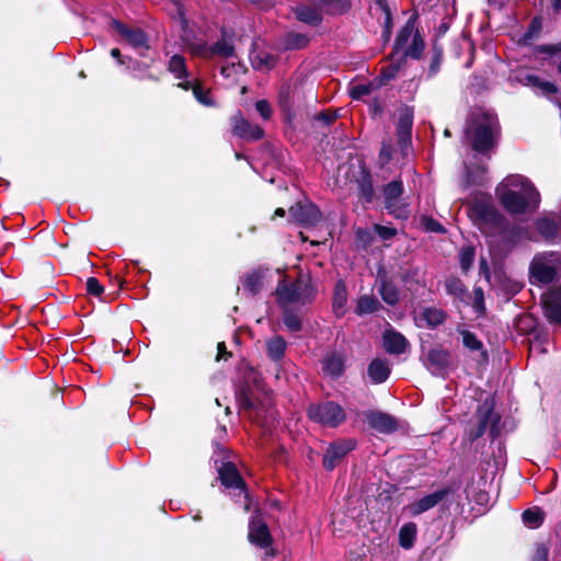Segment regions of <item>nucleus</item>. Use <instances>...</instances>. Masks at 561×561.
Wrapping results in <instances>:
<instances>
[{
	"mask_svg": "<svg viewBox=\"0 0 561 561\" xmlns=\"http://www.w3.org/2000/svg\"><path fill=\"white\" fill-rule=\"evenodd\" d=\"M495 193L503 207L513 215L536 209L540 202L539 193L535 186L528 179L519 174L506 176L497 185Z\"/></svg>",
	"mask_w": 561,
	"mask_h": 561,
	"instance_id": "f257e3e1",
	"label": "nucleus"
},
{
	"mask_svg": "<svg viewBox=\"0 0 561 561\" xmlns=\"http://www.w3.org/2000/svg\"><path fill=\"white\" fill-rule=\"evenodd\" d=\"M500 125L496 115L491 111L477 110L466 129V137L472 149L485 154L496 145Z\"/></svg>",
	"mask_w": 561,
	"mask_h": 561,
	"instance_id": "f03ea898",
	"label": "nucleus"
},
{
	"mask_svg": "<svg viewBox=\"0 0 561 561\" xmlns=\"http://www.w3.org/2000/svg\"><path fill=\"white\" fill-rule=\"evenodd\" d=\"M317 294V283L309 274H300L294 282L283 279L275 289L279 308L310 305L316 300Z\"/></svg>",
	"mask_w": 561,
	"mask_h": 561,
	"instance_id": "7ed1b4c3",
	"label": "nucleus"
},
{
	"mask_svg": "<svg viewBox=\"0 0 561 561\" xmlns=\"http://www.w3.org/2000/svg\"><path fill=\"white\" fill-rule=\"evenodd\" d=\"M533 283L549 284L561 276V254L546 252L537 254L529 267Z\"/></svg>",
	"mask_w": 561,
	"mask_h": 561,
	"instance_id": "20e7f679",
	"label": "nucleus"
},
{
	"mask_svg": "<svg viewBox=\"0 0 561 561\" xmlns=\"http://www.w3.org/2000/svg\"><path fill=\"white\" fill-rule=\"evenodd\" d=\"M173 5L176 8V13L181 23V39L193 56L202 57L205 54L207 38L206 35L201 31H195L190 26L187 19L185 18L183 0H172Z\"/></svg>",
	"mask_w": 561,
	"mask_h": 561,
	"instance_id": "39448f33",
	"label": "nucleus"
},
{
	"mask_svg": "<svg viewBox=\"0 0 561 561\" xmlns=\"http://www.w3.org/2000/svg\"><path fill=\"white\" fill-rule=\"evenodd\" d=\"M307 412L311 421L327 427H337L346 420L344 409L333 401L310 404Z\"/></svg>",
	"mask_w": 561,
	"mask_h": 561,
	"instance_id": "423d86ee",
	"label": "nucleus"
},
{
	"mask_svg": "<svg viewBox=\"0 0 561 561\" xmlns=\"http://www.w3.org/2000/svg\"><path fill=\"white\" fill-rule=\"evenodd\" d=\"M261 399L251 388H242L237 392V402L239 409L249 414V417L260 422L262 414L271 413V399L267 393H263Z\"/></svg>",
	"mask_w": 561,
	"mask_h": 561,
	"instance_id": "0eeeda50",
	"label": "nucleus"
},
{
	"mask_svg": "<svg viewBox=\"0 0 561 561\" xmlns=\"http://www.w3.org/2000/svg\"><path fill=\"white\" fill-rule=\"evenodd\" d=\"M469 215L480 229L485 225L497 226L501 222L499 213L491 201L485 198L474 201L470 205Z\"/></svg>",
	"mask_w": 561,
	"mask_h": 561,
	"instance_id": "6e6552de",
	"label": "nucleus"
},
{
	"mask_svg": "<svg viewBox=\"0 0 561 561\" xmlns=\"http://www.w3.org/2000/svg\"><path fill=\"white\" fill-rule=\"evenodd\" d=\"M403 187L400 181H392L388 183L383 190L385 205L388 211L399 219H407L409 217L408 206L400 201Z\"/></svg>",
	"mask_w": 561,
	"mask_h": 561,
	"instance_id": "1a4fd4ad",
	"label": "nucleus"
},
{
	"mask_svg": "<svg viewBox=\"0 0 561 561\" xmlns=\"http://www.w3.org/2000/svg\"><path fill=\"white\" fill-rule=\"evenodd\" d=\"M355 447L356 442L354 439H339L331 443L323 455L322 465L324 469L332 471Z\"/></svg>",
	"mask_w": 561,
	"mask_h": 561,
	"instance_id": "9d476101",
	"label": "nucleus"
},
{
	"mask_svg": "<svg viewBox=\"0 0 561 561\" xmlns=\"http://www.w3.org/2000/svg\"><path fill=\"white\" fill-rule=\"evenodd\" d=\"M290 220L305 226H314L320 220V211L309 202H299L289 208Z\"/></svg>",
	"mask_w": 561,
	"mask_h": 561,
	"instance_id": "9b49d317",
	"label": "nucleus"
},
{
	"mask_svg": "<svg viewBox=\"0 0 561 561\" xmlns=\"http://www.w3.org/2000/svg\"><path fill=\"white\" fill-rule=\"evenodd\" d=\"M112 26L118 32V34L124 37L128 44L134 48L139 50V55L145 57V50L149 49L148 38L145 32L140 28H129L123 23L113 20Z\"/></svg>",
	"mask_w": 561,
	"mask_h": 561,
	"instance_id": "f8f14e48",
	"label": "nucleus"
},
{
	"mask_svg": "<svg viewBox=\"0 0 561 561\" xmlns=\"http://www.w3.org/2000/svg\"><path fill=\"white\" fill-rule=\"evenodd\" d=\"M424 365L435 376H445L450 366V353L442 347L428 350Z\"/></svg>",
	"mask_w": 561,
	"mask_h": 561,
	"instance_id": "ddd939ff",
	"label": "nucleus"
},
{
	"mask_svg": "<svg viewBox=\"0 0 561 561\" xmlns=\"http://www.w3.org/2000/svg\"><path fill=\"white\" fill-rule=\"evenodd\" d=\"M249 541L262 549H266L272 543V536L270 529L263 518L256 514L249 523Z\"/></svg>",
	"mask_w": 561,
	"mask_h": 561,
	"instance_id": "4468645a",
	"label": "nucleus"
},
{
	"mask_svg": "<svg viewBox=\"0 0 561 561\" xmlns=\"http://www.w3.org/2000/svg\"><path fill=\"white\" fill-rule=\"evenodd\" d=\"M219 479L222 485L239 491V495L243 494L247 497L245 483L241 478L234 463L227 461L218 468Z\"/></svg>",
	"mask_w": 561,
	"mask_h": 561,
	"instance_id": "2eb2a0df",
	"label": "nucleus"
},
{
	"mask_svg": "<svg viewBox=\"0 0 561 561\" xmlns=\"http://www.w3.org/2000/svg\"><path fill=\"white\" fill-rule=\"evenodd\" d=\"M451 493L450 488H443L437 490L431 494H427L420 499L419 501L409 505V511L412 515H420L434 506H436L439 502L445 500Z\"/></svg>",
	"mask_w": 561,
	"mask_h": 561,
	"instance_id": "dca6fc26",
	"label": "nucleus"
},
{
	"mask_svg": "<svg viewBox=\"0 0 561 561\" xmlns=\"http://www.w3.org/2000/svg\"><path fill=\"white\" fill-rule=\"evenodd\" d=\"M232 127L234 134L245 140L255 141L264 136V131L259 125L245 121L241 114L232 117Z\"/></svg>",
	"mask_w": 561,
	"mask_h": 561,
	"instance_id": "f3484780",
	"label": "nucleus"
},
{
	"mask_svg": "<svg viewBox=\"0 0 561 561\" xmlns=\"http://www.w3.org/2000/svg\"><path fill=\"white\" fill-rule=\"evenodd\" d=\"M382 341L383 347L389 354H402L409 346L408 340L401 333L392 329L385 331Z\"/></svg>",
	"mask_w": 561,
	"mask_h": 561,
	"instance_id": "a211bd4d",
	"label": "nucleus"
},
{
	"mask_svg": "<svg viewBox=\"0 0 561 561\" xmlns=\"http://www.w3.org/2000/svg\"><path fill=\"white\" fill-rule=\"evenodd\" d=\"M205 50L207 51H205L203 58H213L215 56L229 58L232 57L234 54V47L231 42V38L227 35L225 31L222 32V38L213 45H209L207 43Z\"/></svg>",
	"mask_w": 561,
	"mask_h": 561,
	"instance_id": "6ab92c4d",
	"label": "nucleus"
},
{
	"mask_svg": "<svg viewBox=\"0 0 561 561\" xmlns=\"http://www.w3.org/2000/svg\"><path fill=\"white\" fill-rule=\"evenodd\" d=\"M368 424L380 433H392L397 430V421L393 416L382 412H370L367 415Z\"/></svg>",
	"mask_w": 561,
	"mask_h": 561,
	"instance_id": "aec40b11",
	"label": "nucleus"
},
{
	"mask_svg": "<svg viewBox=\"0 0 561 561\" xmlns=\"http://www.w3.org/2000/svg\"><path fill=\"white\" fill-rule=\"evenodd\" d=\"M413 125V112L409 107H404L399 116L397 125L398 140L402 147L407 146L411 140V131Z\"/></svg>",
	"mask_w": 561,
	"mask_h": 561,
	"instance_id": "412c9836",
	"label": "nucleus"
},
{
	"mask_svg": "<svg viewBox=\"0 0 561 561\" xmlns=\"http://www.w3.org/2000/svg\"><path fill=\"white\" fill-rule=\"evenodd\" d=\"M543 301L549 319L561 324V285L545 295Z\"/></svg>",
	"mask_w": 561,
	"mask_h": 561,
	"instance_id": "4be33fe9",
	"label": "nucleus"
},
{
	"mask_svg": "<svg viewBox=\"0 0 561 561\" xmlns=\"http://www.w3.org/2000/svg\"><path fill=\"white\" fill-rule=\"evenodd\" d=\"M390 371L391 368L389 362L382 358L373 359L367 368L368 377L373 383L385 382L388 379Z\"/></svg>",
	"mask_w": 561,
	"mask_h": 561,
	"instance_id": "5701e85b",
	"label": "nucleus"
},
{
	"mask_svg": "<svg viewBox=\"0 0 561 561\" xmlns=\"http://www.w3.org/2000/svg\"><path fill=\"white\" fill-rule=\"evenodd\" d=\"M347 287L343 279H339L334 286L332 310L337 318H342L346 311Z\"/></svg>",
	"mask_w": 561,
	"mask_h": 561,
	"instance_id": "b1692460",
	"label": "nucleus"
},
{
	"mask_svg": "<svg viewBox=\"0 0 561 561\" xmlns=\"http://www.w3.org/2000/svg\"><path fill=\"white\" fill-rule=\"evenodd\" d=\"M345 360L341 354L330 353L322 360V369L325 375L332 378H339L343 375Z\"/></svg>",
	"mask_w": 561,
	"mask_h": 561,
	"instance_id": "393cba45",
	"label": "nucleus"
},
{
	"mask_svg": "<svg viewBox=\"0 0 561 561\" xmlns=\"http://www.w3.org/2000/svg\"><path fill=\"white\" fill-rule=\"evenodd\" d=\"M178 85L184 90L192 89L195 99L201 104H203L205 106H213L215 104V102L210 95V90L206 89L198 81H196V80L181 81V82H179Z\"/></svg>",
	"mask_w": 561,
	"mask_h": 561,
	"instance_id": "a878e982",
	"label": "nucleus"
},
{
	"mask_svg": "<svg viewBox=\"0 0 561 561\" xmlns=\"http://www.w3.org/2000/svg\"><path fill=\"white\" fill-rule=\"evenodd\" d=\"M359 198L363 203H371L375 190L373 186V179L370 173L366 169H362L359 176L356 179Z\"/></svg>",
	"mask_w": 561,
	"mask_h": 561,
	"instance_id": "bb28decb",
	"label": "nucleus"
},
{
	"mask_svg": "<svg viewBox=\"0 0 561 561\" xmlns=\"http://www.w3.org/2000/svg\"><path fill=\"white\" fill-rule=\"evenodd\" d=\"M295 14L299 21L310 25H318L322 21V13L319 7L313 5L311 1L309 4L297 7Z\"/></svg>",
	"mask_w": 561,
	"mask_h": 561,
	"instance_id": "cd10ccee",
	"label": "nucleus"
},
{
	"mask_svg": "<svg viewBox=\"0 0 561 561\" xmlns=\"http://www.w3.org/2000/svg\"><path fill=\"white\" fill-rule=\"evenodd\" d=\"M520 81L525 85L533 88L536 92L541 93L543 95L554 94L558 91L557 87L553 83L541 80L536 75L528 73Z\"/></svg>",
	"mask_w": 561,
	"mask_h": 561,
	"instance_id": "c85d7f7f",
	"label": "nucleus"
},
{
	"mask_svg": "<svg viewBox=\"0 0 561 561\" xmlns=\"http://www.w3.org/2000/svg\"><path fill=\"white\" fill-rule=\"evenodd\" d=\"M283 312V322L286 329L291 333H297L302 330V314L298 310H294L293 307L286 306L280 308Z\"/></svg>",
	"mask_w": 561,
	"mask_h": 561,
	"instance_id": "c756f323",
	"label": "nucleus"
},
{
	"mask_svg": "<svg viewBox=\"0 0 561 561\" xmlns=\"http://www.w3.org/2000/svg\"><path fill=\"white\" fill-rule=\"evenodd\" d=\"M168 70L180 82L186 81L188 78L186 60L182 55L175 54L171 56L168 62Z\"/></svg>",
	"mask_w": 561,
	"mask_h": 561,
	"instance_id": "7c9ffc66",
	"label": "nucleus"
},
{
	"mask_svg": "<svg viewBox=\"0 0 561 561\" xmlns=\"http://www.w3.org/2000/svg\"><path fill=\"white\" fill-rule=\"evenodd\" d=\"M415 34H417V32L415 31L414 21L410 19L404 26H402L396 38L394 51L403 54V49L408 46L409 41H412Z\"/></svg>",
	"mask_w": 561,
	"mask_h": 561,
	"instance_id": "2f4dec72",
	"label": "nucleus"
},
{
	"mask_svg": "<svg viewBox=\"0 0 561 561\" xmlns=\"http://www.w3.org/2000/svg\"><path fill=\"white\" fill-rule=\"evenodd\" d=\"M286 347L287 343L280 335H275L266 341L267 356L274 362L283 358Z\"/></svg>",
	"mask_w": 561,
	"mask_h": 561,
	"instance_id": "473e14b6",
	"label": "nucleus"
},
{
	"mask_svg": "<svg viewBox=\"0 0 561 561\" xmlns=\"http://www.w3.org/2000/svg\"><path fill=\"white\" fill-rule=\"evenodd\" d=\"M311 2L319 7L321 13L340 14L348 9L347 0H311Z\"/></svg>",
	"mask_w": 561,
	"mask_h": 561,
	"instance_id": "72a5a7b5",
	"label": "nucleus"
},
{
	"mask_svg": "<svg viewBox=\"0 0 561 561\" xmlns=\"http://www.w3.org/2000/svg\"><path fill=\"white\" fill-rule=\"evenodd\" d=\"M378 279L380 280L379 294L382 300L390 306L396 305L400 297L397 286L385 277L378 276Z\"/></svg>",
	"mask_w": 561,
	"mask_h": 561,
	"instance_id": "f704fd0d",
	"label": "nucleus"
},
{
	"mask_svg": "<svg viewBox=\"0 0 561 561\" xmlns=\"http://www.w3.org/2000/svg\"><path fill=\"white\" fill-rule=\"evenodd\" d=\"M416 525L414 523L404 524L399 530V542L404 549L413 547L416 538Z\"/></svg>",
	"mask_w": 561,
	"mask_h": 561,
	"instance_id": "c9c22d12",
	"label": "nucleus"
},
{
	"mask_svg": "<svg viewBox=\"0 0 561 561\" xmlns=\"http://www.w3.org/2000/svg\"><path fill=\"white\" fill-rule=\"evenodd\" d=\"M379 307L378 300L370 295H363L358 298L355 313L358 316H365L375 312Z\"/></svg>",
	"mask_w": 561,
	"mask_h": 561,
	"instance_id": "e433bc0d",
	"label": "nucleus"
},
{
	"mask_svg": "<svg viewBox=\"0 0 561 561\" xmlns=\"http://www.w3.org/2000/svg\"><path fill=\"white\" fill-rule=\"evenodd\" d=\"M492 414H493V408L491 404L485 402L479 407V409L477 411L479 426H478L477 433L474 434V438H478L485 433L488 423H489Z\"/></svg>",
	"mask_w": 561,
	"mask_h": 561,
	"instance_id": "4c0bfd02",
	"label": "nucleus"
},
{
	"mask_svg": "<svg viewBox=\"0 0 561 561\" xmlns=\"http://www.w3.org/2000/svg\"><path fill=\"white\" fill-rule=\"evenodd\" d=\"M127 70L131 72V75L137 79H151L154 80L156 78L148 73V70L150 68V64L148 62H140L138 60H135L130 57L127 58Z\"/></svg>",
	"mask_w": 561,
	"mask_h": 561,
	"instance_id": "58836bf2",
	"label": "nucleus"
},
{
	"mask_svg": "<svg viewBox=\"0 0 561 561\" xmlns=\"http://www.w3.org/2000/svg\"><path fill=\"white\" fill-rule=\"evenodd\" d=\"M421 320L425 321L427 327L435 328L446 320V313L442 309L425 308L422 312Z\"/></svg>",
	"mask_w": 561,
	"mask_h": 561,
	"instance_id": "ea45409f",
	"label": "nucleus"
},
{
	"mask_svg": "<svg viewBox=\"0 0 561 561\" xmlns=\"http://www.w3.org/2000/svg\"><path fill=\"white\" fill-rule=\"evenodd\" d=\"M536 228L545 239H553L558 232V225L551 218L543 217L536 221Z\"/></svg>",
	"mask_w": 561,
	"mask_h": 561,
	"instance_id": "a19ab883",
	"label": "nucleus"
},
{
	"mask_svg": "<svg viewBox=\"0 0 561 561\" xmlns=\"http://www.w3.org/2000/svg\"><path fill=\"white\" fill-rule=\"evenodd\" d=\"M522 517H523L524 524L527 527L535 529V528H538L542 524L545 514L540 508L533 507V508L526 510L523 513Z\"/></svg>",
	"mask_w": 561,
	"mask_h": 561,
	"instance_id": "79ce46f5",
	"label": "nucleus"
},
{
	"mask_svg": "<svg viewBox=\"0 0 561 561\" xmlns=\"http://www.w3.org/2000/svg\"><path fill=\"white\" fill-rule=\"evenodd\" d=\"M250 59L252 67L256 70L266 71L274 66V57L268 53H255Z\"/></svg>",
	"mask_w": 561,
	"mask_h": 561,
	"instance_id": "37998d69",
	"label": "nucleus"
},
{
	"mask_svg": "<svg viewBox=\"0 0 561 561\" xmlns=\"http://www.w3.org/2000/svg\"><path fill=\"white\" fill-rule=\"evenodd\" d=\"M446 290L449 295L466 301L467 299V290L465 288L463 283L457 277H450L445 283Z\"/></svg>",
	"mask_w": 561,
	"mask_h": 561,
	"instance_id": "c03bdc74",
	"label": "nucleus"
},
{
	"mask_svg": "<svg viewBox=\"0 0 561 561\" xmlns=\"http://www.w3.org/2000/svg\"><path fill=\"white\" fill-rule=\"evenodd\" d=\"M263 274L260 271L247 275L243 280V288L250 294L255 295L262 287Z\"/></svg>",
	"mask_w": 561,
	"mask_h": 561,
	"instance_id": "a18cd8bd",
	"label": "nucleus"
},
{
	"mask_svg": "<svg viewBox=\"0 0 561 561\" xmlns=\"http://www.w3.org/2000/svg\"><path fill=\"white\" fill-rule=\"evenodd\" d=\"M423 49H424V42L417 33L413 36L411 44L408 45L403 49L402 55L404 57H411L413 59H419L422 55Z\"/></svg>",
	"mask_w": 561,
	"mask_h": 561,
	"instance_id": "49530a36",
	"label": "nucleus"
},
{
	"mask_svg": "<svg viewBox=\"0 0 561 561\" xmlns=\"http://www.w3.org/2000/svg\"><path fill=\"white\" fill-rule=\"evenodd\" d=\"M485 168H478L477 171H473L470 168H466V179L462 182L463 187H469L470 185L481 184L482 178L485 173Z\"/></svg>",
	"mask_w": 561,
	"mask_h": 561,
	"instance_id": "de8ad7c7",
	"label": "nucleus"
},
{
	"mask_svg": "<svg viewBox=\"0 0 561 561\" xmlns=\"http://www.w3.org/2000/svg\"><path fill=\"white\" fill-rule=\"evenodd\" d=\"M442 59H443V47L437 44H434L433 48H432V61H431V65L428 68L430 77H433L438 72L440 64H442Z\"/></svg>",
	"mask_w": 561,
	"mask_h": 561,
	"instance_id": "09e8293b",
	"label": "nucleus"
},
{
	"mask_svg": "<svg viewBox=\"0 0 561 561\" xmlns=\"http://www.w3.org/2000/svg\"><path fill=\"white\" fill-rule=\"evenodd\" d=\"M308 44V37L299 33H290L286 38V47L289 49H299Z\"/></svg>",
	"mask_w": 561,
	"mask_h": 561,
	"instance_id": "8fccbe9b",
	"label": "nucleus"
},
{
	"mask_svg": "<svg viewBox=\"0 0 561 561\" xmlns=\"http://www.w3.org/2000/svg\"><path fill=\"white\" fill-rule=\"evenodd\" d=\"M462 343L470 351H481L483 348V344L478 337L470 331H462Z\"/></svg>",
	"mask_w": 561,
	"mask_h": 561,
	"instance_id": "3c124183",
	"label": "nucleus"
},
{
	"mask_svg": "<svg viewBox=\"0 0 561 561\" xmlns=\"http://www.w3.org/2000/svg\"><path fill=\"white\" fill-rule=\"evenodd\" d=\"M459 259H460V265H461V268L466 272L468 271L471 265H472V262L474 260V250L472 247H465L461 249L460 251V254H459Z\"/></svg>",
	"mask_w": 561,
	"mask_h": 561,
	"instance_id": "603ef678",
	"label": "nucleus"
},
{
	"mask_svg": "<svg viewBox=\"0 0 561 561\" xmlns=\"http://www.w3.org/2000/svg\"><path fill=\"white\" fill-rule=\"evenodd\" d=\"M474 299L472 302V308L476 313L482 314L484 313L485 307H484V294L482 288L476 287L473 290Z\"/></svg>",
	"mask_w": 561,
	"mask_h": 561,
	"instance_id": "864d4df0",
	"label": "nucleus"
},
{
	"mask_svg": "<svg viewBox=\"0 0 561 561\" xmlns=\"http://www.w3.org/2000/svg\"><path fill=\"white\" fill-rule=\"evenodd\" d=\"M373 90L371 84H356L352 87L350 94L352 99L359 100L368 94H370Z\"/></svg>",
	"mask_w": 561,
	"mask_h": 561,
	"instance_id": "5fc2aeb1",
	"label": "nucleus"
},
{
	"mask_svg": "<svg viewBox=\"0 0 561 561\" xmlns=\"http://www.w3.org/2000/svg\"><path fill=\"white\" fill-rule=\"evenodd\" d=\"M391 157H392V146L390 144L383 142L381 146L380 152H379V158H378L379 164L381 167H385L386 164H388L390 162Z\"/></svg>",
	"mask_w": 561,
	"mask_h": 561,
	"instance_id": "6e6d98bb",
	"label": "nucleus"
},
{
	"mask_svg": "<svg viewBox=\"0 0 561 561\" xmlns=\"http://www.w3.org/2000/svg\"><path fill=\"white\" fill-rule=\"evenodd\" d=\"M87 290L90 295L99 297L104 288L95 277H89L87 279Z\"/></svg>",
	"mask_w": 561,
	"mask_h": 561,
	"instance_id": "4d7b16f0",
	"label": "nucleus"
},
{
	"mask_svg": "<svg viewBox=\"0 0 561 561\" xmlns=\"http://www.w3.org/2000/svg\"><path fill=\"white\" fill-rule=\"evenodd\" d=\"M374 230L382 240H389L397 234L394 228L382 225H375Z\"/></svg>",
	"mask_w": 561,
	"mask_h": 561,
	"instance_id": "13d9d810",
	"label": "nucleus"
},
{
	"mask_svg": "<svg viewBox=\"0 0 561 561\" xmlns=\"http://www.w3.org/2000/svg\"><path fill=\"white\" fill-rule=\"evenodd\" d=\"M255 108L264 119H268L272 115V108L266 100H260L255 103Z\"/></svg>",
	"mask_w": 561,
	"mask_h": 561,
	"instance_id": "bf43d9fd",
	"label": "nucleus"
},
{
	"mask_svg": "<svg viewBox=\"0 0 561 561\" xmlns=\"http://www.w3.org/2000/svg\"><path fill=\"white\" fill-rule=\"evenodd\" d=\"M423 226L427 231L431 232H444V227L436 220L432 218H423L422 219Z\"/></svg>",
	"mask_w": 561,
	"mask_h": 561,
	"instance_id": "052dcab7",
	"label": "nucleus"
},
{
	"mask_svg": "<svg viewBox=\"0 0 561 561\" xmlns=\"http://www.w3.org/2000/svg\"><path fill=\"white\" fill-rule=\"evenodd\" d=\"M399 71V66L394 64H390L386 68L381 70V79L382 81H389L393 79Z\"/></svg>",
	"mask_w": 561,
	"mask_h": 561,
	"instance_id": "680f3d73",
	"label": "nucleus"
},
{
	"mask_svg": "<svg viewBox=\"0 0 561 561\" xmlns=\"http://www.w3.org/2000/svg\"><path fill=\"white\" fill-rule=\"evenodd\" d=\"M549 549L545 543L537 546L533 561H548Z\"/></svg>",
	"mask_w": 561,
	"mask_h": 561,
	"instance_id": "e2e57ef3",
	"label": "nucleus"
},
{
	"mask_svg": "<svg viewBox=\"0 0 561 561\" xmlns=\"http://www.w3.org/2000/svg\"><path fill=\"white\" fill-rule=\"evenodd\" d=\"M539 51L546 53L549 55H554L557 51H561V43L558 45H545L539 47Z\"/></svg>",
	"mask_w": 561,
	"mask_h": 561,
	"instance_id": "0e129e2a",
	"label": "nucleus"
},
{
	"mask_svg": "<svg viewBox=\"0 0 561 561\" xmlns=\"http://www.w3.org/2000/svg\"><path fill=\"white\" fill-rule=\"evenodd\" d=\"M111 56L117 60L118 65H126L127 62L128 57H123L118 48H113L111 50Z\"/></svg>",
	"mask_w": 561,
	"mask_h": 561,
	"instance_id": "69168bd1",
	"label": "nucleus"
},
{
	"mask_svg": "<svg viewBox=\"0 0 561 561\" xmlns=\"http://www.w3.org/2000/svg\"><path fill=\"white\" fill-rule=\"evenodd\" d=\"M335 118H336V116L334 114H329V113H320L318 115V119L322 121L327 125L331 124Z\"/></svg>",
	"mask_w": 561,
	"mask_h": 561,
	"instance_id": "338daca9",
	"label": "nucleus"
},
{
	"mask_svg": "<svg viewBox=\"0 0 561 561\" xmlns=\"http://www.w3.org/2000/svg\"><path fill=\"white\" fill-rule=\"evenodd\" d=\"M480 271L485 275L488 276L489 274V266H488V262L485 259H481L480 260Z\"/></svg>",
	"mask_w": 561,
	"mask_h": 561,
	"instance_id": "774afa93",
	"label": "nucleus"
}]
</instances>
